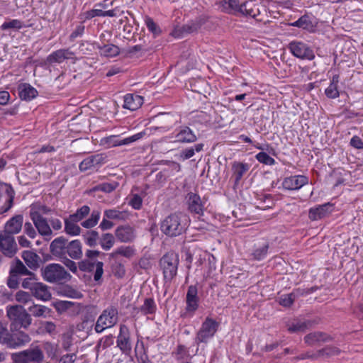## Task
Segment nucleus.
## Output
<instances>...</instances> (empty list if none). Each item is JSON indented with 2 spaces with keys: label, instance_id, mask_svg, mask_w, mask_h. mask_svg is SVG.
Returning a JSON list of instances; mask_svg holds the SVG:
<instances>
[{
  "label": "nucleus",
  "instance_id": "9",
  "mask_svg": "<svg viewBox=\"0 0 363 363\" xmlns=\"http://www.w3.org/2000/svg\"><path fill=\"white\" fill-rule=\"evenodd\" d=\"M218 323L211 318H206L197 333L195 341L197 344L207 342L216 333Z\"/></svg>",
  "mask_w": 363,
  "mask_h": 363
},
{
  "label": "nucleus",
  "instance_id": "38",
  "mask_svg": "<svg viewBox=\"0 0 363 363\" xmlns=\"http://www.w3.org/2000/svg\"><path fill=\"white\" fill-rule=\"evenodd\" d=\"M338 82L339 76H333L329 86L325 91V93L328 98L335 99L339 96V91L337 89Z\"/></svg>",
  "mask_w": 363,
  "mask_h": 363
},
{
  "label": "nucleus",
  "instance_id": "59",
  "mask_svg": "<svg viewBox=\"0 0 363 363\" xmlns=\"http://www.w3.org/2000/svg\"><path fill=\"white\" fill-rule=\"evenodd\" d=\"M118 186V183L116 182L111 183H103L99 186V189L106 193H111L114 191Z\"/></svg>",
  "mask_w": 363,
  "mask_h": 363
},
{
  "label": "nucleus",
  "instance_id": "51",
  "mask_svg": "<svg viewBox=\"0 0 363 363\" xmlns=\"http://www.w3.org/2000/svg\"><path fill=\"white\" fill-rule=\"evenodd\" d=\"M23 23L22 21L17 20V19H13L10 21H8V22H4L1 25V28L3 30H6L8 29L18 30V29H21L23 27Z\"/></svg>",
  "mask_w": 363,
  "mask_h": 363
},
{
  "label": "nucleus",
  "instance_id": "7",
  "mask_svg": "<svg viewBox=\"0 0 363 363\" xmlns=\"http://www.w3.org/2000/svg\"><path fill=\"white\" fill-rule=\"evenodd\" d=\"M179 261V256L174 252H168L160 259L165 281H172L177 275Z\"/></svg>",
  "mask_w": 363,
  "mask_h": 363
},
{
  "label": "nucleus",
  "instance_id": "2",
  "mask_svg": "<svg viewBox=\"0 0 363 363\" xmlns=\"http://www.w3.org/2000/svg\"><path fill=\"white\" fill-rule=\"evenodd\" d=\"M188 222L186 215L180 213H172L162 220L160 229L166 235L176 237L185 231Z\"/></svg>",
  "mask_w": 363,
  "mask_h": 363
},
{
  "label": "nucleus",
  "instance_id": "20",
  "mask_svg": "<svg viewBox=\"0 0 363 363\" xmlns=\"http://www.w3.org/2000/svg\"><path fill=\"white\" fill-rule=\"evenodd\" d=\"M188 208L191 212L201 214L203 211V203L200 196L195 193L190 192L186 196Z\"/></svg>",
  "mask_w": 363,
  "mask_h": 363
},
{
  "label": "nucleus",
  "instance_id": "3",
  "mask_svg": "<svg viewBox=\"0 0 363 363\" xmlns=\"http://www.w3.org/2000/svg\"><path fill=\"white\" fill-rule=\"evenodd\" d=\"M6 315L11 321L10 328L13 332L18 331L22 328L27 329L31 325L30 315L21 305L8 306Z\"/></svg>",
  "mask_w": 363,
  "mask_h": 363
},
{
  "label": "nucleus",
  "instance_id": "35",
  "mask_svg": "<svg viewBox=\"0 0 363 363\" xmlns=\"http://www.w3.org/2000/svg\"><path fill=\"white\" fill-rule=\"evenodd\" d=\"M9 274L18 276L33 274V272L29 271L23 264V263L21 260L17 259L15 261L12 262Z\"/></svg>",
  "mask_w": 363,
  "mask_h": 363
},
{
  "label": "nucleus",
  "instance_id": "24",
  "mask_svg": "<svg viewBox=\"0 0 363 363\" xmlns=\"http://www.w3.org/2000/svg\"><path fill=\"white\" fill-rule=\"evenodd\" d=\"M333 206L330 203L318 206L309 210L308 217L312 220H317L328 216L332 211Z\"/></svg>",
  "mask_w": 363,
  "mask_h": 363
},
{
  "label": "nucleus",
  "instance_id": "49",
  "mask_svg": "<svg viewBox=\"0 0 363 363\" xmlns=\"http://www.w3.org/2000/svg\"><path fill=\"white\" fill-rule=\"evenodd\" d=\"M43 349L48 356L51 359H54L57 357L58 352V345L57 344L45 342L43 344Z\"/></svg>",
  "mask_w": 363,
  "mask_h": 363
},
{
  "label": "nucleus",
  "instance_id": "11",
  "mask_svg": "<svg viewBox=\"0 0 363 363\" xmlns=\"http://www.w3.org/2000/svg\"><path fill=\"white\" fill-rule=\"evenodd\" d=\"M291 52L300 59L313 60L315 57L313 50L306 43L300 41H292L289 45Z\"/></svg>",
  "mask_w": 363,
  "mask_h": 363
},
{
  "label": "nucleus",
  "instance_id": "53",
  "mask_svg": "<svg viewBox=\"0 0 363 363\" xmlns=\"http://www.w3.org/2000/svg\"><path fill=\"white\" fill-rule=\"evenodd\" d=\"M268 244L265 243L261 247L255 249L252 252V255L253 256L255 259L261 260L265 257L268 251Z\"/></svg>",
  "mask_w": 363,
  "mask_h": 363
},
{
  "label": "nucleus",
  "instance_id": "33",
  "mask_svg": "<svg viewBox=\"0 0 363 363\" xmlns=\"http://www.w3.org/2000/svg\"><path fill=\"white\" fill-rule=\"evenodd\" d=\"M135 254L134 249L130 246H121L108 255L109 259L116 261L118 257L121 255L126 258L132 257Z\"/></svg>",
  "mask_w": 363,
  "mask_h": 363
},
{
  "label": "nucleus",
  "instance_id": "54",
  "mask_svg": "<svg viewBox=\"0 0 363 363\" xmlns=\"http://www.w3.org/2000/svg\"><path fill=\"white\" fill-rule=\"evenodd\" d=\"M173 354L178 360L185 359L191 356L189 350L182 345H178L176 351Z\"/></svg>",
  "mask_w": 363,
  "mask_h": 363
},
{
  "label": "nucleus",
  "instance_id": "45",
  "mask_svg": "<svg viewBox=\"0 0 363 363\" xmlns=\"http://www.w3.org/2000/svg\"><path fill=\"white\" fill-rule=\"evenodd\" d=\"M90 211L91 209L89 206L84 205L81 208H78L75 213L70 214L69 216L78 222H80L90 213Z\"/></svg>",
  "mask_w": 363,
  "mask_h": 363
},
{
  "label": "nucleus",
  "instance_id": "37",
  "mask_svg": "<svg viewBox=\"0 0 363 363\" xmlns=\"http://www.w3.org/2000/svg\"><path fill=\"white\" fill-rule=\"evenodd\" d=\"M104 217L107 219L125 220L129 217V213L125 211L117 209H108L104 211Z\"/></svg>",
  "mask_w": 363,
  "mask_h": 363
},
{
  "label": "nucleus",
  "instance_id": "60",
  "mask_svg": "<svg viewBox=\"0 0 363 363\" xmlns=\"http://www.w3.org/2000/svg\"><path fill=\"white\" fill-rule=\"evenodd\" d=\"M223 6L225 9H231L235 11H239V7L241 4H239L238 0H228L222 1Z\"/></svg>",
  "mask_w": 363,
  "mask_h": 363
},
{
  "label": "nucleus",
  "instance_id": "46",
  "mask_svg": "<svg viewBox=\"0 0 363 363\" xmlns=\"http://www.w3.org/2000/svg\"><path fill=\"white\" fill-rule=\"evenodd\" d=\"M140 311L145 315L153 314L156 311V305L152 298H146L143 305L140 307Z\"/></svg>",
  "mask_w": 363,
  "mask_h": 363
},
{
  "label": "nucleus",
  "instance_id": "57",
  "mask_svg": "<svg viewBox=\"0 0 363 363\" xmlns=\"http://www.w3.org/2000/svg\"><path fill=\"white\" fill-rule=\"evenodd\" d=\"M145 23L147 29L152 32L154 35H159L161 32L158 26L154 22L151 18H147L145 19Z\"/></svg>",
  "mask_w": 363,
  "mask_h": 363
},
{
  "label": "nucleus",
  "instance_id": "14",
  "mask_svg": "<svg viewBox=\"0 0 363 363\" xmlns=\"http://www.w3.org/2000/svg\"><path fill=\"white\" fill-rule=\"evenodd\" d=\"M14 198V191L11 186L5 183H0V201L4 202L1 213L9 211L12 205Z\"/></svg>",
  "mask_w": 363,
  "mask_h": 363
},
{
  "label": "nucleus",
  "instance_id": "22",
  "mask_svg": "<svg viewBox=\"0 0 363 363\" xmlns=\"http://www.w3.org/2000/svg\"><path fill=\"white\" fill-rule=\"evenodd\" d=\"M250 168L247 163L235 161L232 164V177L234 178L235 184H238L242 177L247 174Z\"/></svg>",
  "mask_w": 363,
  "mask_h": 363
},
{
  "label": "nucleus",
  "instance_id": "29",
  "mask_svg": "<svg viewBox=\"0 0 363 363\" xmlns=\"http://www.w3.org/2000/svg\"><path fill=\"white\" fill-rule=\"evenodd\" d=\"M71 258L79 259L82 256V245L79 240H74L67 245L66 252Z\"/></svg>",
  "mask_w": 363,
  "mask_h": 363
},
{
  "label": "nucleus",
  "instance_id": "39",
  "mask_svg": "<svg viewBox=\"0 0 363 363\" xmlns=\"http://www.w3.org/2000/svg\"><path fill=\"white\" fill-rule=\"evenodd\" d=\"M341 350L335 346H326L320 350H318L320 359H328L332 357L337 356L340 354Z\"/></svg>",
  "mask_w": 363,
  "mask_h": 363
},
{
  "label": "nucleus",
  "instance_id": "36",
  "mask_svg": "<svg viewBox=\"0 0 363 363\" xmlns=\"http://www.w3.org/2000/svg\"><path fill=\"white\" fill-rule=\"evenodd\" d=\"M96 48L101 55L108 57H115L120 52L119 48L113 44L97 45Z\"/></svg>",
  "mask_w": 363,
  "mask_h": 363
},
{
  "label": "nucleus",
  "instance_id": "1",
  "mask_svg": "<svg viewBox=\"0 0 363 363\" xmlns=\"http://www.w3.org/2000/svg\"><path fill=\"white\" fill-rule=\"evenodd\" d=\"M52 210L40 203H34L30 206V218L40 235L43 236L46 240H50L53 233L48 220L43 217L44 215L51 213Z\"/></svg>",
  "mask_w": 363,
  "mask_h": 363
},
{
  "label": "nucleus",
  "instance_id": "28",
  "mask_svg": "<svg viewBox=\"0 0 363 363\" xmlns=\"http://www.w3.org/2000/svg\"><path fill=\"white\" fill-rule=\"evenodd\" d=\"M18 91L20 98L25 101H30L38 95L37 90L27 83L19 84Z\"/></svg>",
  "mask_w": 363,
  "mask_h": 363
},
{
  "label": "nucleus",
  "instance_id": "10",
  "mask_svg": "<svg viewBox=\"0 0 363 363\" xmlns=\"http://www.w3.org/2000/svg\"><path fill=\"white\" fill-rule=\"evenodd\" d=\"M199 302L197 287L195 285L189 286L186 296L185 312L182 316L184 318L191 317L199 308Z\"/></svg>",
  "mask_w": 363,
  "mask_h": 363
},
{
  "label": "nucleus",
  "instance_id": "23",
  "mask_svg": "<svg viewBox=\"0 0 363 363\" xmlns=\"http://www.w3.org/2000/svg\"><path fill=\"white\" fill-rule=\"evenodd\" d=\"M74 53L69 49L57 50L47 57V62L49 64L62 63L65 60L73 58Z\"/></svg>",
  "mask_w": 363,
  "mask_h": 363
},
{
  "label": "nucleus",
  "instance_id": "43",
  "mask_svg": "<svg viewBox=\"0 0 363 363\" xmlns=\"http://www.w3.org/2000/svg\"><path fill=\"white\" fill-rule=\"evenodd\" d=\"M115 243L114 236L111 233H104L100 239V245L104 250H109Z\"/></svg>",
  "mask_w": 363,
  "mask_h": 363
},
{
  "label": "nucleus",
  "instance_id": "34",
  "mask_svg": "<svg viewBox=\"0 0 363 363\" xmlns=\"http://www.w3.org/2000/svg\"><path fill=\"white\" fill-rule=\"evenodd\" d=\"M311 325L309 321H301L299 320H293L286 325L287 330L289 333H298L306 331L308 326Z\"/></svg>",
  "mask_w": 363,
  "mask_h": 363
},
{
  "label": "nucleus",
  "instance_id": "8",
  "mask_svg": "<svg viewBox=\"0 0 363 363\" xmlns=\"http://www.w3.org/2000/svg\"><path fill=\"white\" fill-rule=\"evenodd\" d=\"M118 312L116 308L111 306L105 309L98 318L94 330L97 333L115 325L118 320Z\"/></svg>",
  "mask_w": 363,
  "mask_h": 363
},
{
  "label": "nucleus",
  "instance_id": "61",
  "mask_svg": "<svg viewBox=\"0 0 363 363\" xmlns=\"http://www.w3.org/2000/svg\"><path fill=\"white\" fill-rule=\"evenodd\" d=\"M95 263L88 259H84L79 262V268L82 272H91L94 269Z\"/></svg>",
  "mask_w": 363,
  "mask_h": 363
},
{
  "label": "nucleus",
  "instance_id": "5",
  "mask_svg": "<svg viewBox=\"0 0 363 363\" xmlns=\"http://www.w3.org/2000/svg\"><path fill=\"white\" fill-rule=\"evenodd\" d=\"M12 359L13 363H41L44 354L40 346L31 345L28 349L13 354Z\"/></svg>",
  "mask_w": 363,
  "mask_h": 363
},
{
  "label": "nucleus",
  "instance_id": "62",
  "mask_svg": "<svg viewBox=\"0 0 363 363\" xmlns=\"http://www.w3.org/2000/svg\"><path fill=\"white\" fill-rule=\"evenodd\" d=\"M103 267L104 263L102 262H97L95 263V272L94 274V279L96 281H99L104 274Z\"/></svg>",
  "mask_w": 363,
  "mask_h": 363
},
{
  "label": "nucleus",
  "instance_id": "41",
  "mask_svg": "<svg viewBox=\"0 0 363 363\" xmlns=\"http://www.w3.org/2000/svg\"><path fill=\"white\" fill-rule=\"evenodd\" d=\"M292 26L298 27L303 29L311 30L313 29L314 24L308 16H303L295 22L291 24Z\"/></svg>",
  "mask_w": 363,
  "mask_h": 363
},
{
  "label": "nucleus",
  "instance_id": "32",
  "mask_svg": "<svg viewBox=\"0 0 363 363\" xmlns=\"http://www.w3.org/2000/svg\"><path fill=\"white\" fill-rule=\"evenodd\" d=\"M177 141L180 143H194L196 140V136L187 126H184L176 135Z\"/></svg>",
  "mask_w": 363,
  "mask_h": 363
},
{
  "label": "nucleus",
  "instance_id": "13",
  "mask_svg": "<svg viewBox=\"0 0 363 363\" xmlns=\"http://www.w3.org/2000/svg\"><path fill=\"white\" fill-rule=\"evenodd\" d=\"M144 135L145 133L141 132L122 140H120L116 135H111L104 138L101 142L104 145H106L108 147L125 145L142 138Z\"/></svg>",
  "mask_w": 363,
  "mask_h": 363
},
{
  "label": "nucleus",
  "instance_id": "47",
  "mask_svg": "<svg viewBox=\"0 0 363 363\" xmlns=\"http://www.w3.org/2000/svg\"><path fill=\"white\" fill-rule=\"evenodd\" d=\"M48 311L49 309L46 306L35 303L28 308V311L35 317H43Z\"/></svg>",
  "mask_w": 363,
  "mask_h": 363
},
{
  "label": "nucleus",
  "instance_id": "58",
  "mask_svg": "<svg viewBox=\"0 0 363 363\" xmlns=\"http://www.w3.org/2000/svg\"><path fill=\"white\" fill-rule=\"evenodd\" d=\"M318 354V350L316 352H307L306 353L301 354L299 356H297L294 357V359L295 360L298 359H310L311 360H317L320 359V355Z\"/></svg>",
  "mask_w": 363,
  "mask_h": 363
},
{
  "label": "nucleus",
  "instance_id": "48",
  "mask_svg": "<svg viewBox=\"0 0 363 363\" xmlns=\"http://www.w3.org/2000/svg\"><path fill=\"white\" fill-rule=\"evenodd\" d=\"M29 277L25 278L22 281L21 286L23 289H28L30 292L32 291L35 284L38 283V279L34 273L33 274H28Z\"/></svg>",
  "mask_w": 363,
  "mask_h": 363
},
{
  "label": "nucleus",
  "instance_id": "6",
  "mask_svg": "<svg viewBox=\"0 0 363 363\" xmlns=\"http://www.w3.org/2000/svg\"><path fill=\"white\" fill-rule=\"evenodd\" d=\"M239 12L242 15L253 18L257 21H263L267 15L265 6L257 0H249L241 4Z\"/></svg>",
  "mask_w": 363,
  "mask_h": 363
},
{
  "label": "nucleus",
  "instance_id": "21",
  "mask_svg": "<svg viewBox=\"0 0 363 363\" xmlns=\"http://www.w3.org/2000/svg\"><path fill=\"white\" fill-rule=\"evenodd\" d=\"M30 294L32 296L35 297L36 299L43 301H48L52 298V294L50 287L46 284L39 281L37 284H35Z\"/></svg>",
  "mask_w": 363,
  "mask_h": 363
},
{
  "label": "nucleus",
  "instance_id": "18",
  "mask_svg": "<svg viewBox=\"0 0 363 363\" xmlns=\"http://www.w3.org/2000/svg\"><path fill=\"white\" fill-rule=\"evenodd\" d=\"M115 235L121 242H131L135 238L134 228L128 225L118 226L115 230Z\"/></svg>",
  "mask_w": 363,
  "mask_h": 363
},
{
  "label": "nucleus",
  "instance_id": "16",
  "mask_svg": "<svg viewBox=\"0 0 363 363\" xmlns=\"http://www.w3.org/2000/svg\"><path fill=\"white\" fill-rule=\"evenodd\" d=\"M308 179L303 175H296L286 177L282 182L284 189L287 190H297L307 184Z\"/></svg>",
  "mask_w": 363,
  "mask_h": 363
},
{
  "label": "nucleus",
  "instance_id": "25",
  "mask_svg": "<svg viewBox=\"0 0 363 363\" xmlns=\"http://www.w3.org/2000/svg\"><path fill=\"white\" fill-rule=\"evenodd\" d=\"M330 340L331 337L328 335L320 331L311 333L304 337L305 343L309 346L328 342Z\"/></svg>",
  "mask_w": 363,
  "mask_h": 363
},
{
  "label": "nucleus",
  "instance_id": "56",
  "mask_svg": "<svg viewBox=\"0 0 363 363\" xmlns=\"http://www.w3.org/2000/svg\"><path fill=\"white\" fill-rule=\"evenodd\" d=\"M255 157L259 162L264 164L273 165L275 163L274 159L264 152H259L256 155Z\"/></svg>",
  "mask_w": 363,
  "mask_h": 363
},
{
  "label": "nucleus",
  "instance_id": "64",
  "mask_svg": "<svg viewBox=\"0 0 363 363\" xmlns=\"http://www.w3.org/2000/svg\"><path fill=\"white\" fill-rule=\"evenodd\" d=\"M129 203L134 209H140L143 203L142 198L138 194H134Z\"/></svg>",
  "mask_w": 363,
  "mask_h": 363
},
{
  "label": "nucleus",
  "instance_id": "12",
  "mask_svg": "<svg viewBox=\"0 0 363 363\" xmlns=\"http://www.w3.org/2000/svg\"><path fill=\"white\" fill-rule=\"evenodd\" d=\"M0 249L6 256L13 257L17 251V244L14 236L0 232Z\"/></svg>",
  "mask_w": 363,
  "mask_h": 363
},
{
  "label": "nucleus",
  "instance_id": "27",
  "mask_svg": "<svg viewBox=\"0 0 363 363\" xmlns=\"http://www.w3.org/2000/svg\"><path fill=\"white\" fill-rule=\"evenodd\" d=\"M64 230L66 234L71 236H77L80 235L82 229L78 225L79 222L74 219L72 216H69L68 217L65 218L64 219Z\"/></svg>",
  "mask_w": 363,
  "mask_h": 363
},
{
  "label": "nucleus",
  "instance_id": "4",
  "mask_svg": "<svg viewBox=\"0 0 363 363\" xmlns=\"http://www.w3.org/2000/svg\"><path fill=\"white\" fill-rule=\"evenodd\" d=\"M41 275L44 280L50 283L67 281L71 275L59 264H49L41 269Z\"/></svg>",
  "mask_w": 363,
  "mask_h": 363
},
{
  "label": "nucleus",
  "instance_id": "15",
  "mask_svg": "<svg viewBox=\"0 0 363 363\" xmlns=\"http://www.w3.org/2000/svg\"><path fill=\"white\" fill-rule=\"evenodd\" d=\"M31 340L28 334L19 331L16 333H11L6 347L10 349L22 347L29 343Z\"/></svg>",
  "mask_w": 363,
  "mask_h": 363
},
{
  "label": "nucleus",
  "instance_id": "42",
  "mask_svg": "<svg viewBox=\"0 0 363 363\" xmlns=\"http://www.w3.org/2000/svg\"><path fill=\"white\" fill-rule=\"evenodd\" d=\"M83 238L88 246L94 247L97 245L99 235L96 230H89L83 235Z\"/></svg>",
  "mask_w": 363,
  "mask_h": 363
},
{
  "label": "nucleus",
  "instance_id": "50",
  "mask_svg": "<svg viewBox=\"0 0 363 363\" xmlns=\"http://www.w3.org/2000/svg\"><path fill=\"white\" fill-rule=\"evenodd\" d=\"M15 299L17 302L22 304H26L33 301L31 294L24 291H18L16 292Z\"/></svg>",
  "mask_w": 363,
  "mask_h": 363
},
{
  "label": "nucleus",
  "instance_id": "52",
  "mask_svg": "<svg viewBox=\"0 0 363 363\" xmlns=\"http://www.w3.org/2000/svg\"><path fill=\"white\" fill-rule=\"evenodd\" d=\"M11 334L6 325L0 321V343L7 345Z\"/></svg>",
  "mask_w": 363,
  "mask_h": 363
},
{
  "label": "nucleus",
  "instance_id": "55",
  "mask_svg": "<svg viewBox=\"0 0 363 363\" xmlns=\"http://www.w3.org/2000/svg\"><path fill=\"white\" fill-rule=\"evenodd\" d=\"M296 296L294 293L281 296L279 298V303L284 307H289L293 304L295 301Z\"/></svg>",
  "mask_w": 363,
  "mask_h": 363
},
{
  "label": "nucleus",
  "instance_id": "63",
  "mask_svg": "<svg viewBox=\"0 0 363 363\" xmlns=\"http://www.w3.org/2000/svg\"><path fill=\"white\" fill-rule=\"evenodd\" d=\"M112 268L115 276L118 277H122L124 276L125 272L124 267L121 263L117 262V260L112 264Z\"/></svg>",
  "mask_w": 363,
  "mask_h": 363
},
{
  "label": "nucleus",
  "instance_id": "44",
  "mask_svg": "<svg viewBox=\"0 0 363 363\" xmlns=\"http://www.w3.org/2000/svg\"><path fill=\"white\" fill-rule=\"evenodd\" d=\"M117 345L124 353H129L131 350L130 336H118Z\"/></svg>",
  "mask_w": 363,
  "mask_h": 363
},
{
  "label": "nucleus",
  "instance_id": "17",
  "mask_svg": "<svg viewBox=\"0 0 363 363\" xmlns=\"http://www.w3.org/2000/svg\"><path fill=\"white\" fill-rule=\"evenodd\" d=\"M107 156L105 154H96L85 158L79 164V169L86 171L93 167L99 166L106 162Z\"/></svg>",
  "mask_w": 363,
  "mask_h": 363
},
{
  "label": "nucleus",
  "instance_id": "30",
  "mask_svg": "<svg viewBox=\"0 0 363 363\" xmlns=\"http://www.w3.org/2000/svg\"><path fill=\"white\" fill-rule=\"evenodd\" d=\"M143 99L139 95L127 94L124 96L123 107L130 110H136L143 104Z\"/></svg>",
  "mask_w": 363,
  "mask_h": 363
},
{
  "label": "nucleus",
  "instance_id": "26",
  "mask_svg": "<svg viewBox=\"0 0 363 363\" xmlns=\"http://www.w3.org/2000/svg\"><path fill=\"white\" fill-rule=\"evenodd\" d=\"M67 240L63 236L55 238L50 245L51 253L57 257L62 256L65 254Z\"/></svg>",
  "mask_w": 363,
  "mask_h": 363
},
{
  "label": "nucleus",
  "instance_id": "40",
  "mask_svg": "<svg viewBox=\"0 0 363 363\" xmlns=\"http://www.w3.org/2000/svg\"><path fill=\"white\" fill-rule=\"evenodd\" d=\"M100 211L98 210H94L91 213V216L88 219L82 221L81 223V225L87 229L92 228L97 225L100 219Z\"/></svg>",
  "mask_w": 363,
  "mask_h": 363
},
{
  "label": "nucleus",
  "instance_id": "19",
  "mask_svg": "<svg viewBox=\"0 0 363 363\" xmlns=\"http://www.w3.org/2000/svg\"><path fill=\"white\" fill-rule=\"evenodd\" d=\"M23 218L21 215H16L9 220L4 226V230L1 232L9 235H14L21 232L22 229Z\"/></svg>",
  "mask_w": 363,
  "mask_h": 363
},
{
  "label": "nucleus",
  "instance_id": "31",
  "mask_svg": "<svg viewBox=\"0 0 363 363\" xmlns=\"http://www.w3.org/2000/svg\"><path fill=\"white\" fill-rule=\"evenodd\" d=\"M22 258L29 268L35 269L39 267L40 257L35 252L25 250L22 253Z\"/></svg>",
  "mask_w": 363,
  "mask_h": 363
}]
</instances>
